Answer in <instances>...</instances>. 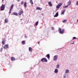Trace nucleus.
<instances>
[{
	"label": "nucleus",
	"mask_w": 78,
	"mask_h": 78,
	"mask_svg": "<svg viewBox=\"0 0 78 78\" xmlns=\"http://www.w3.org/2000/svg\"><path fill=\"white\" fill-rule=\"evenodd\" d=\"M58 31L60 34H62V33H64V29H63L61 30V28H59Z\"/></svg>",
	"instance_id": "obj_1"
},
{
	"label": "nucleus",
	"mask_w": 78,
	"mask_h": 78,
	"mask_svg": "<svg viewBox=\"0 0 78 78\" xmlns=\"http://www.w3.org/2000/svg\"><path fill=\"white\" fill-rule=\"evenodd\" d=\"M5 8V5H2L1 7V11H3Z\"/></svg>",
	"instance_id": "obj_2"
},
{
	"label": "nucleus",
	"mask_w": 78,
	"mask_h": 78,
	"mask_svg": "<svg viewBox=\"0 0 78 78\" xmlns=\"http://www.w3.org/2000/svg\"><path fill=\"white\" fill-rule=\"evenodd\" d=\"M41 61L42 62H47L48 61L47 59H46L45 58H43L41 59Z\"/></svg>",
	"instance_id": "obj_3"
},
{
	"label": "nucleus",
	"mask_w": 78,
	"mask_h": 78,
	"mask_svg": "<svg viewBox=\"0 0 78 78\" xmlns=\"http://www.w3.org/2000/svg\"><path fill=\"white\" fill-rule=\"evenodd\" d=\"M62 3H59L57 6H56V8L58 9V8H59L60 6H62Z\"/></svg>",
	"instance_id": "obj_4"
},
{
	"label": "nucleus",
	"mask_w": 78,
	"mask_h": 78,
	"mask_svg": "<svg viewBox=\"0 0 78 78\" xmlns=\"http://www.w3.org/2000/svg\"><path fill=\"white\" fill-rule=\"evenodd\" d=\"M8 47H9V45L7 44H6L4 46L3 48L4 49H7L8 48Z\"/></svg>",
	"instance_id": "obj_5"
},
{
	"label": "nucleus",
	"mask_w": 78,
	"mask_h": 78,
	"mask_svg": "<svg viewBox=\"0 0 78 78\" xmlns=\"http://www.w3.org/2000/svg\"><path fill=\"white\" fill-rule=\"evenodd\" d=\"M14 6V5L12 4L11 7H10V11L9 12V14H11V10L12 9L13 7Z\"/></svg>",
	"instance_id": "obj_6"
},
{
	"label": "nucleus",
	"mask_w": 78,
	"mask_h": 78,
	"mask_svg": "<svg viewBox=\"0 0 78 78\" xmlns=\"http://www.w3.org/2000/svg\"><path fill=\"white\" fill-rule=\"evenodd\" d=\"M5 41L6 40H5V38L3 39L2 41V44H3V45H5Z\"/></svg>",
	"instance_id": "obj_7"
},
{
	"label": "nucleus",
	"mask_w": 78,
	"mask_h": 78,
	"mask_svg": "<svg viewBox=\"0 0 78 78\" xmlns=\"http://www.w3.org/2000/svg\"><path fill=\"white\" fill-rule=\"evenodd\" d=\"M57 58H58L57 55H56L54 56V61H56L57 59Z\"/></svg>",
	"instance_id": "obj_8"
},
{
	"label": "nucleus",
	"mask_w": 78,
	"mask_h": 78,
	"mask_svg": "<svg viewBox=\"0 0 78 78\" xmlns=\"http://www.w3.org/2000/svg\"><path fill=\"white\" fill-rule=\"evenodd\" d=\"M36 9H37V10H42V9L41 8H40L39 7H37L36 8Z\"/></svg>",
	"instance_id": "obj_9"
},
{
	"label": "nucleus",
	"mask_w": 78,
	"mask_h": 78,
	"mask_svg": "<svg viewBox=\"0 0 78 78\" xmlns=\"http://www.w3.org/2000/svg\"><path fill=\"white\" fill-rule=\"evenodd\" d=\"M58 16V12H57L55 15L54 16V17H57V16Z\"/></svg>",
	"instance_id": "obj_10"
},
{
	"label": "nucleus",
	"mask_w": 78,
	"mask_h": 78,
	"mask_svg": "<svg viewBox=\"0 0 78 78\" xmlns=\"http://www.w3.org/2000/svg\"><path fill=\"white\" fill-rule=\"evenodd\" d=\"M5 23H8V19L6 18L5 19Z\"/></svg>",
	"instance_id": "obj_11"
},
{
	"label": "nucleus",
	"mask_w": 78,
	"mask_h": 78,
	"mask_svg": "<svg viewBox=\"0 0 78 78\" xmlns=\"http://www.w3.org/2000/svg\"><path fill=\"white\" fill-rule=\"evenodd\" d=\"M15 58H14V57H12L11 58V61H14L15 60Z\"/></svg>",
	"instance_id": "obj_12"
},
{
	"label": "nucleus",
	"mask_w": 78,
	"mask_h": 78,
	"mask_svg": "<svg viewBox=\"0 0 78 78\" xmlns=\"http://www.w3.org/2000/svg\"><path fill=\"white\" fill-rule=\"evenodd\" d=\"M27 2H25L24 4V7H27Z\"/></svg>",
	"instance_id": "obj_13"
},
{
	"label": "nucleus",
	"mask_w": 78,
	"mask_h": 78,
	"mask_svg": "<svg viewBox=\"0 0 78 78\" xmlns=\"http://www.w3.org/2000/svg\"><path fill=\"white\" fill-rule=\"evenodd\" d=\"M46 56L47 57V58H48V59H50V54H48L47 55H46Z\"/></svg>",
	"instance_id": "obj_14"
},
{
	"label": "nucleus",
	"mask_w": 78,
	"mask_h": 78,
	"mask_svg": "<svg viewBox=\"0 0 78 78\" xmlns=\"http://www.w3.org/2000/svg\"><path fill=\"white\" fill-rule=\"evenodd\" d=\"M50 6H52V4L51 2H49L48 3Z\"/></svg>",
	"instance_id": "obj_15"
},
{
	"label": "nucleus",
	"mask_w": 78,
	"mask_h": 78,
	"mask_svg": "<svg viewBox=\"0 0 78 78\" xmlns=\"http://www.w3.org/2000/svg\"><path fill=\"white\" fill-rule=\"evenodd\" d=\"M29 51H32V48H29Z\"/></svg>",
	"instance_id": "obj_16"
},
{
	"label": "nucleus",
	"mask_w": 78,
	"mask_h": 78,
	"mask_svg": "<svg viewBox=\"0 0 78 78\" xmlns=\"http://www.w3.org/2000/svg\"><path fill=\"white\" fill-rule=\"evenodd\" d=\"M13 14L14 15H15V16H18V14L16 12L13 13Z\"/></svg>",
	"instance_id": "obj_17"
},
{
	"label": "nucleus",
	"mask_w": 78,
	"mask_h": 78,
	"mask_svg": "<svg viewBox=\"0 0 78 78\" xmlns=\"http://www.w3.org/2000/svg\"><path fill=\"white\" fill-rule=\"evenodd\" d=\"M23 11H22L21 12H19L18 14H19V15H21V14H22V13H23Z\"/></svg>",
	"instance_id": "obj_18"
},
{
	"label": "nucleus",
	"mask_w": 78,
	"mask_h": 78,
	"mask_svg": "<svg viewBox=\"0 0 78 78\" xmlns=\"http://www.w3.org/2000/svg\"><path fill=\"white\" fill-rule=\"evenodd\" d=\"M69 5H70V4H69V5H68L67 6L66 5L65 6L63 7V8H67L68 7V6Z\"/></svg>",
	"instance_id": "obj_19"
},
{
	"label": "nucleus",
	"mask_w": 78,
	"mask_h": 78,
	"mask_svg": "<svg viewBox=\"0 0 78 78\" xmlns=\"http://www.w3.org/2000/svg\"><path fill=\"white\" fill-rule=\"evenodd\" d=\"M30 3L32 5H33V0H30Z\"/></svg>",
	"instance_id": "obj_20"
},
{
	"label": "nucleus",
	"mask_w": 78,
	"mask_h": 78,
	"mask_svg": "<svg viewBox=\"0 0 78 78\" xmlns=\"http://www.w3.org/2000/svg\"><path fill=\"white\" fill-rule=\"evenodd\" d=\"M69 70L68 69L66 70L65 73H69Z\"/></svg>",
	"instance_id": "obj_21"
},
{
	"label": "nucleus",
	"mask_w": 78,
	"mask_h": 78,
	"mask_svg": "<svg viewBox=\"0 0 78 78\" xmlns=\"http://www.w3.org/2000/svg\"><path fill=\"white\" fill-rule=\"evenodd\" d=\"M22 44L23 45L24 44H25V41H22Z\"/></svg>",
	"instance_id": "obj_22"
},
{
	"label": "nucleus",
	"mask_w": 78,
	"mask_h": 78,
	"mask_svg": "<svg viewBox=\"0 0 78 78\" xmlns=\"http://www.w3.org/2000/svg\"><path fill=\"white\" fill-rule=\"evenodd\" d=\"M58 69H56L55 70V73H58Z\"/></svg>",
	"instance_id": "obj_23"
},
{
	"label": "nucleus",
	"mask_w": 78,
	"mask_h": 78,
	"mask_svg": "<svg viewBox=\"0 0 78 78\" xmlns=\"http://www.w3.org/2000/svg\"><path fill=\"white\" fill-rule=\"evenodd\" d=\"M66 22H67V20H63L62 21V22H63V23Z\"/></svg>",
	"instance_id": "obj_24"
},
{
	"label": "nucleus",
	"mask_w": 78,
	"mask_h": 78,
	"mask_svg": "<svg viewBox=\"0 0 78 78\" xmlns=\"http://www.w3.org/2000/svg\"><path fill=\"white\" fill-rule=\"evenodd\" d=\"M65 11H66V10H65V9L63 10V12L62 13V14H64V12H65Z\"/></svg>",
	"instance_id": "obj_25"
},
{
	"label": "nucleus",
	"mask_w": 78,
	"mask_h": 78,
	"mask_svg": "<svg viewBox=\"0 0 78 78\" xmlns=\"http://www.w3.org/2000/svg\"><path fill=\"white\" fill-rule=\"evenodd\" d=\"M39 23V22L38 21H37L36 23L35 24L36 26H37V25H38V23Z\"/></svg>",
	"instance_id": "obj_26"
},
{
	"label": "nucleus",
	"mask_w": 78,
	"mask_h": 78,
	"mask_svg": "<svg viewBox=\"0 0 78 78\" xmlns=\"http://www.w3.org/2000/svg\"><path fill=\"white\" fill-rule=\"evenodd\" d=\"M0 50V51L2 52V50H3V48H1Z\"/></svg>",
	"instance_id": "obj_27"
},
{
	"label": "nucleus",
	"mask_w": 78,
	"mask_h": 78,
	"mask_svg": "<svg viewBox=\"0 0 78 78\" xmlns=\"http://www.w3.org/2000/svg\"><path fill=\"white\" fill-rule=\"evenodd\" d=\"M56 67H57V68H59V65H57V66H56Z\"/></svg>",
	"instance_id": "obj_28"
},
{
	"label": "nucleus",
	"mask_w": 78,
	"mask_h": 78,
	"mask_svg": "<svg viewBox=\"0 0 78 78\" xmlns=\"http://www.w3.org/2000/svg\"><path fill=\"white\" fill-rule=\"evenodd\" d=\"M76 39V38L75 37H73V39Z\"/></svg>",
	"instance_id": "obj_29"
},
{
	"label": "nucleus",
	"mask_w": 78,
	"mask_h": 78,
	"mask_svg": "<svg viewBox=\"0 0 78 78\" xmlns=\"http://www.w3.org/2000/svg\"><path fill=\"white\" fill-rule=\"evenodd\" d=\"M23 3H24L23 1H22L21 2V5H23Z\"/></svg>",
	"instance_id": "obj_30"
},
{
	"label": "nucleus",
	"mask_w": 78,
	"mask_h": 78,
	"mask_svg": "<svg viewBox=\"0 0 78 78\" xmlns=\"http://www.w3.org/2000/svg\"><path fill=\"white\" fill-rule=\"evenodd\" d=\"M76 5L77 6H78V1L76 2Z\"/></svg>",
	"instance_id": "obj_31"
},
{
	"label": "nucleus",
	"mask_w": 78,
	"mask_h": 78,
	"mask_svg": "<svg viewBox=\"0 0 78 78\" xmlns=\"http://www.w3.org/2000/svg\"><path fill=\"white\" fill-rule=\"evenodd\" d=\"M55 28H54V27H52V30H54Z\"/></svg>",
	"instance_id": "obj_32"
},
{
	"label": "nucleus",
	"mask_w": 78,
	"mask_h": 78,
	"mask_svg": "<svg viewBox=\"0 0 78 78\" xmlns=\"http://www.w3.org/2000/svg\"><path fill=\"white\" fill-rule=\"evenodd\" d=\"M66 76H63V78H66Z\"/></svg>",
	"instance_id": "obj_33"
},
{
	"label": "nucleus",
	"mask_w": 78,
	"mask_h": 78,
	"mask_svg": "<svg viewBox=\"0 0 78 78\" xmlns=\"http://www.w3.org/2000/svg\"><path fill=\"white\" fill-rule=\"evenodd\" d=\"M17 2H20V0H17Z\"/></svg>",
	"instance_id": "obj_34"
},
{
	"label": "nucleus",
	"mask_w": 78,
	"mask_h": 78,
	"mask_svg": "<svg viewBox=\"0 0 78 78\" xmlns=\"http://www.w3.org/2000/svg\"><path fill=\"white\" fill-rule=\"evenodd\" d=\"M72 44H74V42L73 43H72Z\"/></svg>",
	"instance_id": "obj_35"
},
{
	"label": "nucleus",
	"mask_w": 78,
	"mask_h": 78,
	"mask_svg": "<svg viewBox=\"0 0 78 78\" xmlns=\"http://www.w3.org/2000/svg\"><path fill=\"white\" fill-rule=\"evenodd\" d=\"M39 43H40V42H38L37 43V44H39Z\"/></svg>",
	"instance_id": "obj_36"
},
{
	"label": "nucleus",
	"mask_w": 78,
	"mask_h": 78,
	"mask_svg": "<svg viewBox=\"0 0 78 78\" xmlns=\"http://www.w3.org/2000/svg\"><path fill=\"white\" fill-rule=\"evenodd\" d=\"M3 1H4V0H2V2H3Z\"/></svg>",
	"instance_id": "obj_37"
}]
</instances>
